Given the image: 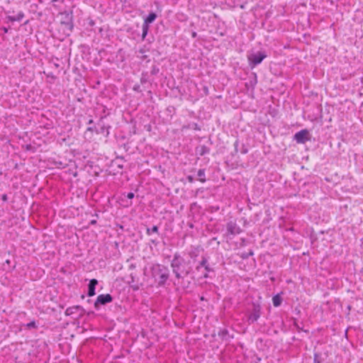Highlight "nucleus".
Here are the masks:
<instances>
[{
	"label": "nucleus",
	"instance_id": "obj_8",
	"mask_svg": "<svg viewBox=\"0 0 363 363\" xmlns=\"http://www.w3.org/2000/svg\"><path fill=\"white\" fill-rule=\"evenodd\" d=\"M226 227H227L228 233L233 235H238L241 233L240 228L234 221L228 222L227 223Z\"/></svg>",
	"mask_w": 363,
	"mask_h": 363
},
{
	"label": "nucleus",
	"instance_id": "obj_18",
	"mask_svg": "<svg viewBox=\"0 0 363 363\" xmlns=\"http://www.w3.org/2000/svg\"><path fill=\"white\" fill-rule=\"evenodd\" d=\"M200 266H201L202 268L206 269L207 267H209L211 264L208 262V259L206 256H202L201 259L199 262Z\"/></svg>",
	"mask_w": 363,
	"mask_h": 363
},
{
	"label": "nucleus",
	"instance_id": "obj_7",
	"mask_svg": "<svg viewBox=\"0 0 363 363\" xmlns=\"http://www.w3.org/2000/svg\"><path fill=\"white\" fill-rule=\"evenodd\" d=\"M126 282L133 291H138L142 285L139 283V278L133 273H130Z\"/></svg>",
	"mask_w": 363,
	"mask_h": 363
},
{
	"label": "nucleus",
	"instance_id": "obj_36",
	"mask_svg": "<svg viewBox=\"0 0 363 363\" xmlns=\"http://www.w3.org/2000/svg\"><path fill=\"white\" fill-rule=\"evenodd\" d=\"M96 130H97V129L95 127L94 128L89 127V128H87L86 131H91V132L95 131L96 132Z\"/></svg>",
	"mask_w": 363,
	"mask_h": 363
},
{
	"label": "nucleus",
	"instance_id": "obj_14",
	"mask_svg": "<svg viewBox=\"0 0 363 363\" xmlns=\"http://www.w3.org/2000/svg\"><path fill=\"white\" fill-rule=\"evenodd\" d=\"M196 151L199 154L200 156H203L204 155L209 152L210 149L206 145H200L199 147H196Z\"/></svg>",
	"mask_w": 363,
	"mask_h": 363
},
{
	"label": "nucleus",
	"instance_id": "obj_13",
	"mask_svg": "<svg viewBox=\"0 0 363 363\" xmlns=\"http://www.w3.org/2000/svg\"><path fill=\"white\" fill-rule=\"evenodd\" d=\"M283 301V298L280 294H277L272 298V303L274 307H279L281 306Z\"/></svg>",
	"mask_w": 363,
	"mask_h": 363
},
{
	"label": "nucleus",
	"instance_id": "obj_51",
	"mask_svg": "<svg viewBox=\"0 0 363 363\" xmlns=\"http://www.w3.org/2000/svg\"><path fill=\"white\" fill-rule=\"evenodd\" d=\"M6 263L9 264L10 263V261L9 259L6 260Z\"/></svg>",
	"mask_w": 363,
	"mask_h": 363
},
{
	"label": "nucleus",
	"instance_id": "obj_31",
	"mask_svg": "<svg viewBox=\"0 0 363 363\" xmlns=\"http://www.w3.org/2000/svg\"><path fill=\"white\" fill-rule=\"evenodd\" d=\"M240 152H241L242 154L245 155V154L247 153L248 150H247V147H245L244 145H242V149H241Z\"/></svg>",
	"mask_w": 363,
	"mask_h": 363
},
{
	"label": "nucleus",
	"instance_id": "obj_6",
	"mask_svg": "<svg viewBox=\"0 0 363 363\" xmlns=\"http://www.w3.org/2000/svg\"><path fill=\"white\" fill-rule=\"evenodd\" d=\"M297 143L304 144L306 142L310 140V133L307 129H303L297 132L294 137Z\"/></svg>",
	"mask_w": 363,
	"mask_h": 363
},
{
	"label": "nucleus",
	"instance_id": "obj_40",
	"mask_svg": "<svg viewBox=\"0 0 363 363\" xmlns=\"http://www.w3.org/2000/svg\"><path fill=\"white\" fill-rule=\"evenodd\" d=\"M96 220L94 219V220H91L90 222H89V224L91 225H96Z\"/></svg>",
	"mask_w": 363,
	"mask_h": 363
},
{
	"label": "nucleus",
	"instance_id": "obj_15",
	"mask_svg": "<svg viewBox=\"0 0 363 363\" xmlns=\"http://www.w3.org/2000/svg\"><path fill=\"white\" fill-rule=\"evenodd\" d=\"M146 233L148 235H152L153 234H157L159 235V228L157 225H154L152 228L146 226Z\"/></svg>",
	"mask_w": 363,
	"mask_h": 363
},
{
	"label": "nucleus",
	"instance_id": "obj_9",
	"mask_svg": "<svg viewBox=\"0 0 363 363\" xmlns=\"http://www.w3.org/2000/svg\"><path fill=\"white\" fill-rule=\"evenodd\" d=\"M98 284V281L96 279H92L89 281V283L88 284V292L87 295L88 296H93L96 294L95 289L96 286Z\"/></svg>",
	"mask_w": 363,
	"mask_h": 363
},
{
	"label": "nucleus",
	"instance_id": "obj_47",
	"mask_svg": "<svg viewBox=\"0 0 363 363\" xmlns=\"http://www.w3.org/2000/svg\"><path fill=\"white\" fill-rule=\"evenodd\" d=\"M94 123L93 120H92V119H90V120L89 121V122H88V124H91V123Z\"/></svg>",
	"mask_w": 363,
	"mask_h": 363
},
{
	"label": "nucleus",
	"instance_id": "obj_16",
	"mask_svg": "<svg viewBox=\"0 0 363 363\" xmlns=\"http://www.w3.org/2000/svg\"><path fill=\"white\" fill-rule=\"evenodd\" d=\"M157 18V15L154 12H151L149 13V15L146 17L145 19L144 23H146L147 25L152 23Z\"/></svg>",
	"mask_w": 363,
	"mask_h": 363
},
{
	"label": "nucleus",
	"instance_id": "obj_43",
	"mask_svg": "<svg viewBox=\"0 0 363 363\" xmlns=\"http://www.w3.org/2000/svg\"><path fill=\"white\" fill-rule=\"evenodd\" d=\"M197 36V33L196 32H192L191 33V37L195 38Z\"/></svg>",
	"mask_w": 363,
	"mask_h": 363
},
{
	"label": "nucleus",
	"instance_id": "obj_22",
	"mask_svg": "<svg viewBox=\"0 0 363 363\" xmlns=\"http://www.w3.org/2000/svg\"><path fill=\"white\" fill-rule=\"evenodd\" d=\"M142 29H143L142 38L145 39L148 33L149 25H147L146 23H143Z\"/></svg>",
	"mask_w": 363,
	"mask_h": 363
},
{
	"label": "nucleus",
	"instance_id": "obj_3",
	"mask_svg": "<svg viewBox=\"0 0 363 363\" xmlns=\"http://www.w3.org/2000/svg\"><path fill=\"white\" fill-rule=\"evenodd\" d=\"M261 306L257 302H252L251 308L247 311V318L248 324H252L256 322L261 316Z\"/></svg>",
	"mask_w": 363,
	"mask_h": 363
},
{
	"label": "nucleus",
	"instance_id": "obj_2",
	"mask_svg": "<svg viewBox=\"0 0 363 363\" xmlns=\"http://www.w3.org/2000/svg\"><path fill=\"white\" fill-rule=\"evenodd\" d=\"M150 272L157 286H164L170 277L169 268L161 264H152Z\"/></svg>",
	"mask_w": 363,
	"mask_h": 363
},
{
	"label": "nucleus",
	"instance_id": "obj_42",
	"mask_svg": "<svg viewBox=\"0 0 363 363\" xmlns=\"http://www.w3.org/2000/svg\"><path fill=\"white\" fill-rule=\"evenodd\" d=\"M1 29H2V30L4 31V33H7L9 32V28H8L3 27Z\"/></svg>",
	"mask_w": 363,
	"mask_h": 363
},
{
	"label": "nucleus",
	"instance_id": "obj_26",
	"mask_svg": "<svg viewBox=\"0 0 363 363\" xmlns=\"http://www.w3.org/2000/svg\"><path fill=\"white\" fill-rule=\"evenodd\" d=\"M105 130H106V135H108L109 134V132H108V129L106 128V127H105L104 125L101 127L100 130H96V133L97 134L104 133Z\"/></svg>",
	"mask_w": 363,
	"mask_h": 363
},
{
	"label": "nucleus",
	"instance_id": "obj_38",
	"mask_svg": "<svg viewBox=\"0 0 363 363\" xmlns=\"http://www.w3.org/2000/svg\"><path fill=\"white\" fill-rule=\"evenodd\" d=\"M241 257L242 259H247L249 257V255H247V253H242Z\"/></svg>",
	"mask_w": 363,
	"mask_h": 363
},
{
	"label": "nucleus",
	"instance_id": "obj_5",
	"mask_svg": "<svg viewBox=\"0 0 363 363\" xmlns=\"http://www.w3.org/2000/svg\"><path fill=\"white\" fill-rule=\"evenodd\" d=\"M113 300V296L109 294H101L98 296L96 301L94 302V308L96 310H99L101 306H104L111 303Z\"/></svg>",
	"mask_w": 363,
	"mask_h": 363
},
{
	"label": "nucleus",
	"instance_id": "obj_27",
	"mask_svg": "<svg viewBox=\"0 0 363 363\" xmlns=\"http://www.w3.org/2000/svg\"><path fill=\"white\" fill-rule=\"evenodd\" d=\"M26 327L27 329H31V328H37L38 325H36L35 321H31V322L28 323V324H26Z\"/></svg>",
	"mask_w": 363,
	"mask_h": 363
},
{
	"label": "nucleus",
	"instance_id": "obj_32",
	"mask_svg": "<svg viewBox=\"0 0 363 363\" xmlns=\"http://www.w3.org/2000/svg\"><path fill=\"white\" fill-rule=\"evenodd\" d=\"M150 242L152 243L155 245H157L158 244L157 238H154L150 239Z\"/></svg>",
	"mask_w": 363,
	"mask_h": 363
},
{
	"label": "nucleus",
	"instance_id": "obj_4",
	"mask_svg": "<svg viewBox=\"0 0 363 363\" xmlns=\"http://www.w3.org/2000/svg\"><path fill=\"white\" fill-rule=\"evenodd\" d=\"M267 56L264 51H258L248 55L247 60L249 66L251 69H253L255 67L259 65Z\"/></svg>",
	"mask_w": 363,
	"mask_h": 363
},
{
	"label": "nucleus",
	"instance_id": "obj_21",
	"mask_svg": "<svg viewBox=\"0 0 363 363\" xmlns=\"http://www.w3.org/2000/svg\"><path fill=\"white\" fill-rule=\"evenodd\" d=\"M204 270L206 271V272L203 274L201 278L207 279L209 277L208 273L214 272L213 268L211 265L204 269Z\"/></svg>",
	"mask_w": 363,
	"mask_h": 363
},
{
	"label": "nucleus",
	"instance_id": "obj_45",
	"mask_svg": "<svg viewBox=\"0 0 363 363\" xmlns=\"http://www.w3.org/2000/svg\"><path fill=\"white\" fill-rule=\"evenodd\" d=\"M203 91H204V92L206 93V94L207 95V94H208V88L205 86V87H204V89H203Z\"/></svg>",
	"mask_w": 363,
	"mask_h": 363
},
{
	"label": "nucleus",
	"instance_id": "obj_50",
	"mask_svg": "<svg viewBox=\"0 0 363 363\" xmlns=\"http://www.w3.org/2000/svg\"><path fill=\"white\" fill-rule=\"evenodd\" d=\"M146 57H147V56H146V55H144V56H143V57H142V58H143V59H145Z\"/></svg>",
	"mask_w": 363,
	"mask_h": 363
},
{
	"label": "nucleus",
	"instance_id": "obj_1",
	"mask_svg": "<svg viewBox=\"0 0 363 363\" xmlns=\"http://www.w3.org/2000/svg\"><path fill=\"white\" fill-rule=\"evenodd\" d=\"M170 266L177 279L187 277L193 272V266L191 259H186L179 252L174 254Z\"/></svg>",
	"mask_w": 363,
	"mask_h": 363
},
{
	"label": "nucleus",
	"instance_id": "obj_19",
	"mask_svg": "<svg viewBox=\"0 0 363 363\" xmlns=\"http://www.w3.org/2000/svg\"><path fill=\"white\" fill-rule=\"evenodd\" d=\"M197 176L199 177V180L204 183L206 179L205 178V169H200L197 172Z\"/></svg>",
	"mask_w": 363,
	"mask_h": 363
},
{
	"label": "nucleus",
	"instance_id": "obj_44",
	"mask_svg": "<svg viewBox=\"0 0 363 363\" xmlns=\"http://www.w3.org/2000/svg\"><path fill=\"white\" fill-rule=\"evenodd\" d=\"M247 255H249V257H250V256L253 255H254V252H253V251H252V250H250L249 252H247Z\"/></svg>",
	"mask_w": 363,
	"mask_h": 363
},
{
	"label": "nucleus",
	"instance_id": "obj_20",
	"mask_svg": "<svg viewBox=\"0 0 363 363\" xmlns=\"http://www.w3.org/2000/svg\"><path fill=\"white\" fill-rule=\"evenodd\" d=\"M218 335L223 340H226L228 336V330L225 328L220 330Z\"/></svg>",
	"mask_w": 363,
	"mask_h": 363
},
{
	"label": "nucleus",
	"instance_id": "obj_24",
	"mask_svg": "<svg viewBox=\"0 0 363 363\" xmlns=\"http://www.w3.org/2000/svg\"><path fill=\"white\" fill-rule=\"evenodd\" d=\"M160 68L157 65H152L150 73L152 75H156L159 73Z\"/></svg>",
	"mask_w": 363,
	"mask_h": 363
},
{
	"label": "nucleus",
	"instance_id": "obj_39",
	"mask_svg": "<svg viewBox=\"0 0 363 363\" xmlns=\"http://www.w3.org/2000/svg\"><path fill=\"white\" fill-rule=\"evenodd\" d=\"M94 24H95L94 21L92 19H90L89 21V25L90 26H94Z\"/></svg>",
	"mask_w": 363,
	"mask_h": 363
},
{
	"label": "nucleus",
	"instance_id": "obj_17",
	"mask_svg": "<svg viewBox=\"0 0 363 363\" xmlns=\"http://www.w3.org/2000/svg\"><path fill=\"white\" fill-rule=\"evenodd\" d=\"M188 256L189 257V259H192L193 262H194L196 261L197 257L199 256V251H198V250L197 249H194V250L189 251Z\"/></svg>",
	"mask_w": 363,
	"mask_h": 363
},
{
	"label": "nucleus",
	"instance_id": "obj_23",
	"mask_svg": "<svg viewBox=\"0 0 363 363\" xmlns=\"http://www.w3.org/2000/svg\"><path fill=\"white\" fill-rule=\"evenodd\" d=\"M323 359L321 358V354L318 353L314 354V363H322Z\"/></svg>",
	"mask_w": 363,
	"mask_h": 363
},
{
	"label": "nucleus",
	"instance_id": "obj_30",
	"mask_svg": "<svg viewBox=\"0 0 363 363\" xmlns=\"http://www.w3.org/2000/svg\"><path fill=\"white\" fill-rule=\"evenodd\" d=\"M147 82V78L145 77V75L143 74L142 77L140 78V83L141 84H145Z\"/></svg>",
	"mask_w": 363,
	"mask_h": 363
},
{
	"label": "nucleus",
	"instance_id": "obj_12",
	"mask_svg": "<svg viewBox=\"0 0 363 363\" xmlns=\"http://www.w3.org/2000/svg\"><path fill=\"white\" fill-rule=\"evenodd\" d=\"M24 16H25V15H24L23 12L20 11V12H18V13L17 14L16 16H8L6 17V18L11 22L21 21L24 18Z\"/></svg>",
	"mask_w": 363,
	"mask_h": 363
},
{
	"label": "nucleus",
	"instance_id": "obj_46",
	"mask_svg": "<svg viewBox=\"0 0 363 363\" xmlns=\"http://www.w3.org/2000/svg\"><path fill=\"white\" fill-rule=\"evenodd\" d=\"M129 267L130 269H135V266L133 264H131Z\"/></svg>",
	"mask_w": 363,
	"mask_h": 363
},
{
	"label": "nucleus",
	"instance_id": "obj_49",
	"mask_svg": "<svg viewBox=\"0 0 363 363\" xmlns=\"http://www.w3.org/2000/svg\"><path fill=\"white\" fill-rule=\"evenodd\" d=\"M58 0H51L52 2H56Z\"/></svg>",
	"mask_w": 363,
	"mask_h": 363
},
{
	"label": "nucleus",
	"instance_id": "obj_48",
	"mask_svg": "<svg viewBox=\"0 0 363 363\" xmlns=\"http://www.w3.org/2000/svg\"><path fill=\"white\" fill-rule=\"evenodd\" d=\"M139 52H140V53H143V52H144V50L141 49V50H140V51H139Z\"/></svg>",
	"mask_w": 363,
	"mask_h": 363
},
{
	"label": "nucleus",
	"instance_id": "obj_35",
	"mask_svg": "<svg viewBox=\"0 0 363 363\" xmlns=\"http://www.w3.org/2000/svg\"><path fill=\"white\" fill-rule=\"evenodd\" d=\"M202 269L201 266H200V264L199 263L196 267H195V270L198 272H201V269Z\"/></svg>",
	"mask_w": 363,
	"mask_h": 363
},
{
	"label": "nucleus",
	"instance_id": "obj_28",
	"mask_svg": "<svg viewBox=\"0 0 363 363\" xmlns=\"http://www.w3.org/2000/svg\"><path fill=\"white\" fill-rule=\"evenodd\" d=\"M238 145H239V140H236L235 141V143H234V153H233V155L238 154Z\"/></svg>",
	"mask_w": 363,
	"mask_h": 363
},
{
	"label": "nucleus",
	"instance_id": "obj_25",
	"mask_svg": "<svg viewBox=\"0 0 363 363\" xmlns=\"http://www.w3.org/2000/svg\"><path fill=\"white\" fill-rule=\"evenodd\" d=\"M186 128H192V129H194V130H201L200 126H199V124H198V123H191V124H189V125H188V127H186Z\"/></svg>",
	"mask_w": 363,
	"mask_h": 363
},
{
	"label": "nucleus",
	"instance_id": "obj_33",
	"mask_svg": "<svg viewBox=\"0 0 363 363\" xmlns=\"http://www.w3.org/2000/svg\"><path fill=\"white\" fill-rule=\"evenodd\" d=\"M135 196V194L133 192H129L128 193V194L126 195V197L128 199H133Z\"/></svg>",
	"mask_w": 363,
	"mask_h": 363
},
{
	"label": "nucleus",
	"instance_id": "obj_34",
	"mask_svg": "<svg viewBox=\"0 0 363 363\" xmlns=\"http://www.w3.org/2000/svg\"><path fill=\"white\" fill-rule=\"evenodd\" d=\"M186 179L190 183H193L194 182V178L191 175L187 176Z\"/></svg>",
	"mask_w": 363,
	"mask_h": 363
},
{
	"label": "nucleus",
	"instance_id": "obj_11",
	"mask_svg": "<svg viewBox=\"0 0 363 363\" xmlns=\"http://www.w3.org/2000/svg\"><path fill=\"white\" fill-rule=\"evenodd\" d=\"M65 14L66 16L67 21H62V23L65 24L70 30H72L73 28L72 14V13H69L67 12H65Z\"/></svg>",
	"mask_w": 363,
	"mask_h": 363
},
{
	"label": "nucleus",
	"instance_id": "obj_41",
	"mask_svg": "<svg viewBox=\"0 0 363 363\" xmlns=\"http://www.w3.org/2000/svg\"><path fill=\"white\" fill-rule=\"evenodd\" d=\"M294 325L296 326L297 330H298V331L303 330V329L301 328H300V326L297 323H295Z\"/></svg>",
	"mask_w": 363,
	"mask_h": 363
},
{
	"label": "nucleus",
	"instance_id": "obj_29",
	"mask_svg": "<svg viewBox=\"0 0 363 363\" xmlns=\"http://www.w3.org/2000/svg\"><path fill=\"white\" fill-rule=\"evenodd\" d=\"M133 90L137 92H142V90L140 89V86L139 84H135L133 86Z\"/></svg>",
	"mask_w": 363,
	"mask_h": 363
},
{
	"label": "nucleus",
	"instance_id": "obj_10",
	"mask_svg": "<svg viewBox=\"0 0 363 363\" xmlns=\"http://www.w3.org/2000/svg\"><path fill=\"white\" fill-rule=\"evenodd\" d=\"M77 311H81L82 313L84 312V309L81 306H74L72 307H69L65 311V315H71L74 313H75Z\"/></svg>",
	"mask_w": 363,
	"mask_h": 363
},
{
	"label": "nucleus",
	"instance_id": "obj_37",
	"mask_svg": "<svg viewBox=\"0 0 363 363\" xmlns=\"http://www.w3.org/2000/svg\"><path fill=\"white\" fill-rule=\"evenodd\" d=\"M1 199L2 201H8V196L6 194H3L2 196H1Z\"/></svg>",
	"mask_w": 363,
	"mask_h": 363
}]
</instances>
